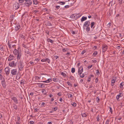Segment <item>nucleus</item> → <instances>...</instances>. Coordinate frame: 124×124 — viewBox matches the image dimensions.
<instances>
[{"label": "nucleus", "instance_id": "obj_7", "mask_svg": "<svg viewBox=\"0 0 124 124\" xmlns=\"http://www.w3.org/2000/svg\"><path fill=\"white\" fill-rule=\"evenodd\" d=\"M5 71L6 72V74L8 75L9 73L10 70L8 67H6L5 69Z\"/></svg>", "mask_w": 124, "mask_h": 124}, {"label": "nucleus", "instance_id": "obj_64", "mask_svg": "<svg viewBox=\"0 0 124 124\" xmlns=\"http://www.w3.org/2000/svg\"><path fill=\"white\" fill-rule=\"evenodd\" d=\"M36 78L37 79H40V77H39L38 76H36Z\"/></svg>", "mask_w": 124, "mask_h": 124}, {"label": "nucleus", "instance_id": "obj_33", "mask_svg": "<svg viewBox=\"0 0 124 124\" xmlns=\"http://www.w3.org/2000/svg\"><path fill=\"white\" fill-rule=\"evenodd\" d=\"M75 72V69L74 68H72L71 69V72L72 73H74Z\"/></svg>", "mask_w": 124, "mask_h": 124}, {"label": "nucleus", "instance_id": "obj_50", "mask_svg": "<svg viewBox=\"0 0 124 124\" xmlns=\"http://www.w3.org/2000/svg\"><path fill=\"white\" fill-rule=\"evenodd\" d=\"M88 82H90V78L89 77H88V79L87 80Z\"/></svg>", "mask_w": 124, "mask_h": 124}, {"label": "nucleus", "instance_id": "obj_44", "mask_svg": "<svg viewBox=\"0 0 124 124\" xmlns=\"http://www.w3.org/2000/svg\"><path fill=\"white\" fill-rule=\"evenodd\" d=\"M97 119L98 121H99V115H98L97 117Z\"/></svg>", "mask_w": 124, "mask_h": 124}, {"label": "nucleus", "instance_id": "obj_5", "mask_svg": "<svg viewBox=\"0 0 124 124\" xmlns=\"http://www.w3.org/2000/svg\"><path fill=\"white\" fill-rule=\"evenodd\" d=\"M116 77H113L112 78L111 85L113 86L114 85V83L115 82L116 80Z\"/></svg>", "mask_w": 124, "mask_h": 124}, {"label": "nucleus", "instance_id": "obj_60", "mask_svg": "<svg viewBox=\"0 0 124 124\" xmlns=\"http://www.w3.org/2000/svg\"><path fill=\"white\" fill-rule=\"evenodd\" d=\"M95 82L96 83H97L98 82V78H96L95 79Z\"/></svg>", "mask_w": 124, "mask_h": 124}, {"label": "nucleus", "instance_id": "obj_26", "mask_svg": "<svg viewBox=\"0 0 124 124\" xmlns=\"http://www.w3.org/2000/svg\"><path fill=\"white\" fill-rule=\"evenodd\" d=\"M33 4L37 5L38 3V1L37 0H33Z\"/></svg>", "mask_w": 124, "mask_h": 124}, {"label": "nucleus", "instance_id": "obj_23", "mask_svg": "<svg viewBox=\"0 0 124 124\" xmlns=\"http://www.w3.org/2000/svg\"><path fill=\"white\" fill-rule=\"evenodd\" d=\"M46 26H52V24L49 22H48L47 23H46Z\"/></svg>", "mask_w": 124, "mask_h": 124}, {"label": "nucleus", "instance_id": "obj_25", "mask_svg": "<svg viewBox=\"0 0 124 124\" xmlns=\"http://www.w3.org/2000/svg\"><path fill=\"white\" fill-rule=\"evenodd\" d=\"M0 50L2 51H4V48L1 45H0Z\"/></svg>", "mask_w": 124, "mask_h": 124}, {"label": "nucleus", "instance_id": "obj_35", "mask_svg": "<svg viewBox=\"0 0 124 124\" xmlns=\"http://www.w3.org/2000/svg\"><path fill=\"white\" fill-rule=\"evenodd\" d=\"M45 86L43 84H41L40 86V85H39V87H40L41 88H43Z\"/></svg>", "mask_w": 124, "mask_h": 124}, {"label": "nucleus", "instance_id": "obj_58", "mask_svg": "<svg viewBox=\"0 0 124 124\" xmlns=\"http://www.w3.org/2000/svg\"><path fill=\"white\" fill-rule=\"evenodd\" d=\"M45 92L46 91L45 89H43L42 90V92L44 93V92Z\"/></svg>", "mask_w": 124, "mask_h": 124}, {"label": "nucleus", "instance_id": "obj_54", "mask_svg": "<svg viewBox=\"0 0 124 124\" xmlns=\"http://www.w3.org/2000/svg\"><path fill=\"white\" fill-rule=\"evenodd\" d=\"M15 5H15L16 7V6H17V7L16 8V9H17L19 8V7L18 6H19V5H18V4H15Z\"/></svg>", "mask_w": 124, "mask_h": 124}, {"label": "nucleus", "instance_id": "obj_47", "mask_svg": "<svg viewBox=\"0 0 124 124\" xmlns=\"http://www.w3.org/2000/svg\"><path fill=\"white\" fill-rule=\"evenodd\" d=\"M97 54V52L96 51L94 52L93 53V55H96Z\"/></svg>", "mask_w": 124, "mask_h": 124}, {"label": "nucleus", "instance_id": "obj_6", "mask_svg": "<svg viewBox=\"0 0 124 124\" xmlns=\"http://www.w3.org/2000/svg\"><path fill=\"white\" fill-rule=\"evenodd\" d=\"M11 72L12 75H16L17 72V70L16 69L12 70H11Z\"/></svg>", "mask_w": 124, "mask_h": 124}, {"label": "nucleus", "instance_id": "obj_43", "mask_svg": "<svg viewBox=\"0 0 124 124\" xmlns=\"http://www.w3.org/2000/svg\"><path fill=\"white\" fill-rule=\"evenodd\" d=\"M66 83L69 85H71V83L69 82H68V81Z\"/></svg>", "mask_w": 124, "mask_h": 124}, {"label": "nucleus", "instance_id": "obj_36", "mask_svg": "<svg viewBox=\"0 0 124 124\" xmlns=\"http://www.w3.org/2000/svg\"><path fill=\"white\" fill-rule=\"evenodd\" d=\"M46 61H47V62L49 63L50 62V59L47 58H46Z\"/></svg>", "mask_w": 124, "mask_h": 124}, {"label": "nucleus", "instance_id": "obj_41", "mask_svg": "<svg viewBox=\"0 0 124 124\" xmlns=\"http://www.w3.org/2000/svg\"><path fill=\"white\" fill-rule=\"evenodd\" d=\"M96 71L97 72L96 73L97 75H99V74H100V72H99V71L98 70H96Z\"/></svg>", "mask_w": 124, "mask_h": 124}, {"label": "nucleus", "instance_id": "obj_53", "mask_svg": "<svg viewBox=\"0 0 124 124\" xmlns=\"http://www.w3.org/2000/svg\"><path fill=\"white\" fill-rule=\"evenodd\" d=\"M65 3L64 2H60V4H61V5H63L65 4Z\"/></svg>", "mask_w": 124, "mask_h": 124}, {"label": "nucleus", "instance_id": "obj_56", "mask_svg": "<svg viewBox=\"0 0 124 124\" xmlns=\"http://www.w3.org/2000/svg\"><path fill=\"white\" fill-rule=\"evenodd\" d=\"M56 9H58L59 8H60V7L59 6H56Z\"/></svg>", "mask_w": 124, "mask_h": 124}, {"label": "nucleus", "instance_id": "obj_39", "mask_svg": "<svg viewBox=\"0 0 124 124\" xmlns=\"http://www.w3.org/2000/svg\"><path fill=\"white\" fill-rule=\"evenodd\" d=\"M109 110H110V112L111 114H112L113 111L112 110V108H111L110 107H109Z\"/></svg>", "mask_w": 124, "mask_h": 124}, {"label": "nucleus", "instance_id": "obj_31", "mask_svg": "<svg viewBox=\"0 0 124 124\" xmlns=\"http://www.w3.org/2000/svg\"><path fill=\"white\" fill-rule=\"evenodd\" d=\"M61 74L64 77H65L66 76V74L63 72H62L61 73Z\"/></svg>", "mask_w": 124, "mask_h": 124}, {"label": "nucleus", "instance_id": "obj_14", "mask_svg": "<svg viewBox=\"0 0 124 124\" xmlns=\"http://www.w3.org/2000/svg\"><path fill=\"white\" fill-rule=\"evenodd\" d=\"M20 28V26L19 25H16V26L15 27V30L16 31L19 30Z\"/></svg>", "mask_w": 124, "mask_h": 124}, {"label": "nucleus", "instance_id": "obj_1", "mask_svg": "<svg viewBox=\"0 0 124 124\" xmlns=\"http://www.w3.org/2000/svg\"><path fill=\"white\" fill-rule=\"evenodd\" d=\"M13 53L17 55L16 57L17 59H20L21 54L17 50L14 49L13 51Z\"/></svg>", "mask_w": 124, "mask_h": 124}, {"label": "nucleus", "instance_id": "obj_52", "mask_svg": "<svg viewBox=\"0 0 124 124\" xmlns=\"http://www.w3.org/2000/svg\"><path fill=\"white\" fill-rule=\"evenodd\" d=\"M26 54H29L30 55H31V53L29 52V51H27V52L26 51Z\"/></svg>", "mask_w": 124, "mask_h": 124}, {"label": "nucleus", "instance_id": "obj_3", "mask_svg": "<svg viewBox=\"0 0 124 124\" xmlns=\"http://www.w3.org/2000/svg\"><path fill=\"white\" fill-rule=\"evenodd\" d=\"M83 71V68L82 66H81L78 69V73L79 74L80 77L81 78H83L84 77V74H83L81 75Z\"/></svg>", "mask_w": 124, "mask_h": 124}, {"label": "nucleus", "instance_id": "obj_4", "mask_svg": "<svg viewBox=\"0 0 124 124\" xmlns=\"http://www.w3.org/2000/svg\"><path fill=\"white\" fill-rule=\"evenodd\" d=\"M8 46L9 48H11L12 47L14 48L15 45L13 44V43H9L8 42Z\"/></svg>", "mask_w": 124, "mask_h": 124}, {"label": "nucleus", "instance_id": "obj_27", "mask_svg": "<svg viewBox=\"0 0 124 124\" xmlns=\"http://www.w3.org/2000/svg\"><path fill=\"white\" fill-rule=\"evenodd\" d=\"M90 28L88 26H87L86 27V31L87 32L89 33L90 31Z\"/></svg>", "mask_w": 124, "mask_h": 124}, {"label": "nucleus", "instance_id": "obj_63", "mask_svg": "<svg viewBox=\"0 0 124 124\" xmlns=\"http://www.w3.org/2000/svg\"><path fill=\"white\" fill-rule=\"evenodd\" d=\"M45 104V103H44V102H42L41 105L42 106H44Z\"/></svg>", "mask_w": 124, "mask_h": 124}, {"label": "nucleus", "instance_id": "obj_8", "mask_svg": "<svg viewBox=\"0 0 124 124\" xmlns=\"http://www.w3.org/2000/svg\"><path fill=\"white\" fill-rule=\"evenodd\" d=\"M90 23V22L89 21H86L83 25L84 28L85 29V27L88 26Z\"/></svg>", "mask_w": 124, "mask_h": 124}, {"label": "nucleus", "instance_id": "obj_28", "mask_svg": "<svg viewBox=\"0 0 124 124\" xmlns=\"http://www.w3.org/2000/svg\"><path fill=\"white\" fill-rule=\"evenodd\" d=\"M124 85V83L123 82L121 83L120 85V87L121 88H123V85Z\"/></svg>", "mask_w": 124, "mask_h": 124}, {"label": "nucleus", "instance_id": "obj_59", "mask_svg": "<svg viewBox=\"0 0 124 124\" xmlns=\"http://www.w3.org/2000/svg\"><path fill=\"white\" fill-rule=\"evenodd\" d=\"M69 7V6L68 5L65 6H64V8H68Z\"/></svg>", "mask_w": 124, "mask_h": 124}, {"label": "nucleus", "instance_id": "obj_38", "mask_svg": "<svg viewBox=\"0 0 124 124\" xmlns=\"http://www.w3.org/2000/svg\"><path fill=\"white\" fill-rule=\"evenodd\" d=\"M24 0H19V3H22L24 1Z\"/></svg>", "mask_w": 124, "mask_h": 124}, {"label": "nucleus", "instance_id": "obj_11", "mask_svg": "<svg viewBox=\"0 0 124 124\" xmlns=\"http://www.w3.org/2000/svg\"><path fill=\"white\" fill-rule=\"evenodd\" d=\"M123 96V94L122 93H119V94L117 95L116 97V99L117 100H118L120 97H121Z\"/></svg>", "mask_w": 124, "mask_h": 124}, {"label": "nucleus", "instance_id": "obj_45", "mask_svg": "<svg viewBox=\"0 0 124 124\" xmlns=\"http://www.w3.org/2000/svg\"><path fill=\"white\" fill-rule=\"evenodd\" d=\"M85 52H86V51L85 50H83L82 51L81 53L82 54H83Z\"/></svg>", "mask_w": 124, "mask_h": 124}, {"label": "nucleus", "instance_id": "obj_10", "mask_svg": "<svg viewBox=\"0 0 124 124\" xmlns=\"http://www.w3.org/2000/svg\"><path fill=\"white\" fill-rule=\"evenodd\" d=\"M107 45H104L102 46V51L103 52H105L107 49Z\"/></svg>", "mask_w": 124, "mask_h": 124}, {"label": "nucleus", "instance_id": "obj_55", "mask_svg": "<svg viewBox=\"0 0 124 124\" xmlns=\"http://www.w3.org/2000/svg\"><path fill=\"white\" fill-rule=\"evenodd\" d=\"M30 123L31 124H33L34 123V122L32 121H30Z\"/></svg>", "mask_w": 124, "mask_h": 124}, {"label": "nucleus", "instance_id": "obj_16", "mask_svg": "<svg viewBox=\"0 0 124 124\" xmlns=\"http://www.w3.org/2000/svg\"><path fill=\"white\" fill-rule=\"evenodd\" d=\"M39 10L34 9H33L32 10V12L34 13H38L39 12Z\"/></svg>", "mask_w": 124, "mask_h": 124}, {"label": "nucleus", "instance_id": "obj_62", "mask_svg": "<svg viewBox=\"0 0 124 124\" xmlns=\"http://www.w3.org/2000/svg\"><path fill=\"white\" fill-rule=\"evenodd\" d=\"M57 109V108L56 107H54V111H56Z\"/></svg>", "mask_w": 124, "mask_h": 124}, {"label": "nucleus", "instance_id": "obj_46", "mask_svg": "<svg viewBox=\"0 0 124 124\" xmlns=\"http://www.w3.org/2000/svg\"><path fill=\"white\" fill-rule=\"evenodd\" d=\"M46 58L45 59H42L41 60V61L42 62H44L45 61H46Z\"/></svg>", "mask_w": 124, "mask_h": 124}, {"label": "nucleus", "instance_id": "obj_29", "mask_svg": "<svg viewBox=\"0 0 124 124\" xmlns=\"http://www.w3.org/2000/svg\"><path fill=\"white\" fill-rule=\"evenodd\" d=\"M47 41L48 42H50L52 43L53 42V40L50 39H48L47 40Z\"/></svg>", "mask_w": 124, "mask_h": 124}, {"label": "nucleus", "instance_id": "obj_17", "mask_svg": "<svg viewBox=\"0 0 124 124\" xmlns=\"http://www.w3.org/2000/svg\"><path fill=\"white\" fill-rule=\"evenodd\" d=\"M14 56L13 55H10L8 57V61H10L11 60L13 59L14 58Z\"/></svg>", "mask_w": 124, "mask_h": 124}, {"label": "nucleus", "instance_id": "obj_24", "mask_svg": "<svg viewBox=\"0 0 124 124\" xmlns=\"http://www.w3.org/2000/svg\"><path fill=\"white\" fill-rule=\"evenodd\" d=\"M67 96L68 98L72 97V95L71 94L68 93L67 94Z\"/></svg>", "mask_w": 124, "mask_h": 124}, {"label": "nucleus", "instance_id": "obj_18", "mask_svg": "<svg viewBox=\"0 0 124 124\" xmlns=\"http://www.w3.org/2000/svg\"><path fill=\"white\" fill-rule=\"evenodd\" d=\"M23 63L20 61L19 62V64L20 65V69L21 68L22 69L23 67Z\"/></svg>", "mask_w": 124, "mask_h": 124}, {"label": "nucleus", "instance_id": "obj_13", "mask_svg": "<svg viewBox=\"0 0 124 124\" xmlns=\"http://www.w3.org/2000/svg\"><path fill=\"white\" fill-rule=\"evenodd\" d=\"M12 99L13 100L14 102L16 103H18V100L17 98L15 97H13L12 98Z\"/></svg>", "mask_w": 124, "mask_h": 124}, {"label": "nucleus", "instance_id": "obj_34", "mask_svg": "<svg viewBox=\"0 0 124 124\" xmlns=\"http://www.w3.org/2000/svg\"><path fill=\"white\" fill-rule=\"evenodd\" d=\"M13 107L16 110L17 108V106L15 104H14V105Z\"/></svg>", "mask_w": 124, "mask_h": 124}, {"label": "nucleus", "instance_id": "obj_2", "mask_svg": "<svg viewBox=\"0 0 124 124\" xmlns=\"http://www.w3.org/2000/svg\"><path fill=\"white\" fill-rule=\"evenodd\" d=\"M25 5L26 7H29L31 5L33 0H25Z\"/></svg>", "mask_w": 124, "mask_h": 124}, {"label": "nucleus", "instance_id": "obj_48", "mask_svg": "<svg viewBox=\"0 0 124 124\" xmlns=\"http://www.w3.org/2000/svg\"><path fill=\"white\" fill-rule=\"evenodd\" d=\"M20 37L22 38H24V36L22 34H20Z\"/></svg>", "mask_w": 124, "mask_h": 124}, {"label": "nucleus", "instance_id": "obj_49", "mask_svg": "<svg viewBox=\"0 0 124 124\" xmlns=\"http://www.w3.org/2000/svg\"><path fill=\"white\" fill-rule=\"evenodd\" d=\"M109 120H107L106 121L105 124H108L109 123Z\"/></svg>", "mask_w": 124, "mask_h": 124}, {"label": "nucleus", "instance_id": "obj_57", "mask_svg": "<svg viewBox=\"0 0 124 124\" xmlns=\"http://www.w3.org/2000/svg\"><path fill=\"white\" fill-rule=\"evenodd\" d=\"M92 66H93V65H90V66H88V68H89V69L90 68H91L92 67Z\"/></svg>", "mask_w": 124, "mask_h": 124}, {"label": "nucleus", "instance_id": "obj_42", "mask_svg": "<svg viewBox=\"0 0 124 124\" xmlns=\"http://www.w3.org/2000/svg\"><path fill=\"white\" fill-rule=\"evenodd\" d=\"M119 4H121L123 2V0H119Z\"/></svg>", "mask_w": 124, "mask_h": 124}, {"label": "nucleus", "instance_id": "obj_32", "mask_svg": "<svg viewBox=\"0 0 124 124\" xmlns=\"http://www.w3.org/2000/svg\"><path fill=\"white\" fill-rule=\"evenodd\" d=\"M3 79H4V78L2 77V76L0 74V79L1 80H2Z\"/></svg>", "mask_w": 124, "mask_h": 124}, {"label": "nucleus", "instance_id": "obj_19", "mask_svg": "<svg viewBox=\"0 0 124 124\" xmlns=\"http://www.w3.org/2000/svg\"><path fill=\"white\" fill-rule=\"evenodd\" d=\"M95 23L94 22H92L91 24V27L92 28H94L95 26Z\"/></svg>", "mask_w": 124, "mask_h": 124}, {"label": "nucleus", "instance_id": "obj_40", "mask_svg": "<svg viewBox=\"0 0 124 124\" xmlns=\"http://www.w3.org/2000/svg\"><path fill=\"white\" fill-rule=\"evenodd\" d=\"M71 104L73 106H74V107H75L76 105V103L75 102H73L72 104Z\"/></svg>", "mask_w": 124, "mask_h": 124}, {"label": "nucleus", "instance_id": "obj_12", "mask_svg": "<svg viewBox=\"0 0 124 124\" xmlns=\"http://www.w3.org/2000/svg\"><path fill=\"white\" fill-rule=\"evenodd\" d=\"M9 65L11 67H14L16 66L14 64V61H12L11 62L9 63Z\"/></svg>", "mask_w": 124, "mask_h": 124}, {"label": "nucleus", "instance_id": "obj_9", "mask_svg": "<svg viewBox=\"0 0 124 124\" xmlns=\"http://www.w3.org/2000/svg\"><path fill=\"white\" fill-rule=\"evenodd\" d=\"M1 82L3 87V88H5L6 87V85L4 79H3L2 80H1Z\"/></svg>", "mask_w": 124, "mask_h": 124}, {"label": "nucleus", "instance_id": "obj_51", "mask_svg": "<svg viewBox=\"0 0 124 124\" xmlns=\"http://www.w3.org/2000/svg\"><path fill=\"white\" fill-rule=\"evenodd\" d=\"M22 46L23 47H24L25 48H27V46L23 44H22Z\"/></svg>", "mask_w": 124, "mask_h": 124}, {"label": "nucleus", "instance_id": "obj_37", "mask_svg": "<svg viewBox=\"0 0 124 124\" xmlns=\"http://www.w3.org/2000/svg\"><path fill=\"white\" fill-rule=\"evenodd\" d=\"M96 101L97 102H98L100 100V99L99 97H97L96 99Z\"/></svg>", "mask_w": 124, "mask_h": 124}, {"label": "nucleus", "instance_id": "obj_20", "mask_svg": "<svg viewBox=\"0 0 124 124\" xmlns=\"http://www.w3.org/2000/svg\"><path fill=\"white\" fill-rule=\"evenodd\" d=\"M70 17L73 18V19H76V14H73L71 15L70 16Z\"/></svg>", "mask_w": 124, "mask_h": 124}, {"label": "nucleus", "instance_id": "obj_22", "mask_svg": "<svg viewBox=\"0 0 124 124\" xmlns=\"http://www.w3.org/2000/svg\"><path fill=\"white\" fill-rule=\"evenodd\" d=\"M81 14H76V19L79 18L81 16Z\"/></svg>", "mask_w": 124, "mask_h": 124}, {"label": "nucleus", "instance_id": "obj_61", "mask_svg": "<svg viewBox=\"0 0 124 124\" xmlns=\"http://www.w3.org/2000/svg\"><path fill=\"white\" fill-rule=\"evenodd\" d=\"M66 50H67L66 49V48H63L62 50V51L63 52H65V51H66Z\"/></svg>", "mask_w": 124, "mask_h": 124}, {"label": "nucleus", "instance_id": "obj_30", "mask_svg": "<svg viewBox=\"0 0 124 124\" xmlns=\"http://www.w3.org/2000/svg\"><path fill=\"white\" fill-rule=\"evenodd\" d=\"M81 115L83 117H85L87 116L86 115L85 113L81 114Z\"/></svg>", "mask_w": 124, "mask_h": 124}, {"label": "nucleus", "instance_id": "obj_15", "mask_svg": "<svg viewBox=\"0 0 124 124\" xmlns=\"http://www.w3.org/2000/svg\"><path fill=\"white\" fill-rule=\"evenodd\" d=\"M51 81H52L51 79L49 78V79H47L46 81H42L41 82H44V83H49V82H51Z\"/></svg>", "mask_w": 124, "mask_h": 124}, {"label": "nucleus", "instance_id": "obj_21", "mask_svg": "<svg viewBox=\"0 0 124 124\" xmlns=\"http://www.w3.org/2000/svg\"><path fill=\"white\" fill-rule=\"evenodd\" d=\"M87 17H85V16H83L81 19V21L83 22V21L86 20L87 19Z\"/></svg>", "mask_w": 124, "mask_h": 124}]
</instances>
